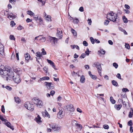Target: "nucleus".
Instances as JSON below:
<instances>
[{"label":"nucleus","mask_w":133,"mask_h":133,"mask_svg":"<svg viewBox=\"0 0 133 133\" xmlns=\"http://www.w3.org/2000/svg\"><path fill=\"white\" fill-rule=\"evenodd\" d=\"M92 66L94 67H96L98 72H100L101 73L102 68L99 62H96L94 63Z\"/></svg>","instance_id":"6e6552de"},{"label":"nucleus","mask_w":133,"mask_h":133,"mask_svg":"<svg viewBox=\"0 0 133 133\" xmlns=\"http://www.w3.org/2000/svg\"><path fill=\"white\" fill-rule=\"evenodd\" d=\"M49 38L50 40V41L51 43L53 46H54L55 45L58 40V39L55 37H49Z\"/></svg>","instance_id":"0eeeda50"},{"label":"nucleus","mask_w":133,"mask_h":133,"mask_svg":"<svg viewBox=\"0 0 133 133\" xmlns=\"http://www.w3.org/2000/svg\"><path fill=\"white\" fill-rule=\"evenodd\" d=\"M16 24L14 23V21H12L10 22V25L12 27L14 26Z\"/></svg>","instance_id":"a19ab883"},{"label":"nucleus","mask_w":133,"mask_h":133,"mask_svg":"<svg viewBox=\"0 0 133 133\" xmlns=\"http://www.w3.org/2000/svg\"><path fill=\"white\" fill-rule=\"evenodd\" d=\"M125 8L127 9H129L130 8V7L127 4H125Z\"/></svg>","instance_id":"6e6d98bb"},{"label":"nucleus","mask_w":133,"mask_h":133,"mask_svg":"<svg viewBox=\"0 0 133 133\" xmlns=\"http://www.w3.org/2000/svg\"><path fill=\"white\" fill-rule=\"evenodd\" d=\"M108 42L111 45H112L113 44L111 40H109L108 41Z\"/></svg>","instance_id":"774afa93"},{"label":"nucleus","mask_w":133,"mask_h":133,"mask_svg":"<svg viewBox=\"0 0 133 133\" xmlns=\"http://www.w3.org/2000/svg\"><path fill=\"white\" fill-rule=\"evenodd\" d=\"M118 15L116 14L112 11H110L109 13L107 15V18L108 19L113 22H115L116 21Z\"/></svg>","instance_id":"f03ea898"},{"label":"nucleus","mask_w":133,"mask_h":133,"mask_svg":"<svg viewBox=\"0 0 133 133\" xmlns=\"http://www.w3.org/2000/svg\"><path fill=\"white\" fill-rule=\"evenodd\" d=\"M110 100L111 103L113 104H114L116 102V101L114 100L112 97H110Z\"/></svg>","instance_id":"cd10ccee"},{"label":"nucleus","mask_w":133,"mask_h":133,"mask_svg":"<svg viewBox=\"0 0 133 133\" xmlns=\"http://www.w3.org/2000/svg\"><path fill=\"white\" fill-rule=\"evenodd\" d=\"M14 99L15 100V102L17 103H19L20 102V100L18 97H14Z\"/></svg>","instance_id":"a878e982"},{"label":"nucleus","mask_w":133,"mask_h":133,"mask_svg":"<svg viewBox=\"0 0 133 133\" xmlns=\"http://www.w3.org/2000/svg\"><path fill=\"white\" fill-rule=\"evenodd\" d=\"M113 66L115 67L116 69L117 68L118 66V64L116 63H113Z\"/></svg>","instance_id":"58836bf2"},{"label":"nucleus","mask_w":133,"mask_h":133,"mask_svg":"<svg viewBox=\"0 0 133 133\" xmlns=\"http://www.w3.org/2000/svg\"><path fill=\"white\" fill-rule=\"evenodd\" d=\"M62 114H59L58 112L57 115V117L59 119H61L63 117V116L62 115Z\"/></svg>","instance_id":"473e14b6"},{"label":"nucleus","mask_w":133,"mask_h":133,"mask_svg":"<svg viewBox=\"0 0 133 133\" xmlns=\"http://www.w3.org/2000/svg\"><path fill=\"white\" fill-rule=\"evenodd\" d=\"M98 52H99L102 54H104L105 53V51L103 49H101L100 51H98Z\"/></svg>","instance_id":"7c9ffc66"},{"label":"nucleus","mask_w":133,"mask_h":133,"mask_svg":"<svg viewBox=\"0 0 133 133\" xmlns=\"http://www.w3.org/2000/svg\"><path fill=\"white\" fill-rule=\"evenodd\" d=\"M0 119L3 122V123L5 124L8 127L10 128L12 130H14L13 127L12 126L10 123L7 120L4 119L2 116H0Z\"/></svg>","instance_id":"20e7f679"},{"label":"nucleus","mask_w":133,"mask_h":133,"mask_svg":"<svg viewBox=\"0 0 133 133\" xmlns=\"http://www.w3.org/2000/svg\"><path fill=\"white\" fill-rule=\"evenodd\" d=\"M79 10L81 12H83L84 11L83 7L82 6L81 7L79 8Z\"/></svg>","instance_id":"5fc2aeb1"},{"label":"nucleus","mask_w":133,"mask_h":133,"mask_svg":"<svg viewBox=\"0 0 133 133\" xmlns=\"http://www.w3.org/2000/svg\"><path fill=\"white\" fill-rule=\"evenodd\" d=\"M36 121L38 123L42 122L41 120V118L39 115H37V117L36 118Z\"/></svg>","instance_id":"4be33fe9"},{"label":"nucleus","mask_w":133,"mask_h":133,"mask_svg":"<svg viewBox=\"0 0 133 133\" xmlns=\"http://www.w3.org/2000/svg\"><path fill=\"white\" fill-rule=\"evenodd\" d=\"M16 17V16L14 15L12 13H11L9 15L8 17L11 20L15 18Z\"/></svg>","instance_id":"2eb2a0df"},{"label":"nucleus","mask_w":133,"mask_h":133,"mask_svg":"<svg viewBox=\"0 0 133 133\" xmlns=\"http://www.w3.org/2000/svg\"><path fill=\"white\" fill-rule=\"evenodd\" d=\"M0 74L3 77H6V80L8 81V79L11 78L13 75V72L10 69L6 68L3 65L0 66Z\"/></svg>","instance_id":"f257e3e1"},{"label":"nucleus","mask_w":133,"mask_h":133,"mask_svg":"<svg viewBox=\"0 0 133 133\" xmlns=\"http://www.w3.org/2000/svg\"><path fill=\"white\" fill-rule=\"evenodd\" d=\"M36 56L37 57H36V61L38 62L39 63V62L38 60V59H41V57L42 56V54L39 52H38L36 53Z\"/></svg>","instance_id":"f8f14e48"},{"label":"nucleus","mask_w":133,"mask_h":133,"mask_svg":"<svg viewBox=\"0 0 133 133\" xmlns=\"http://www.w3.org/2000/svg\"><path fill=\"white\" fill-rule=\"evenodd\" d=\"M59 111L58 112L59 114H62L63 111L61 108H59Z\"/></svg>","instance_id":"bf43d9fd"},{"label":"nucleus","mask_w":133,"mask_h":133,"mask_svg":"<svg viewBox=\"0 0 133 133\" xmlns=\"http://www.w3.org/2000/svg\"><path fill=\"white\" fill-rule=\"evenodd\" d=\"M85 77L84 76L82 75L80 77V81L82 83H84L85 81Z\"/></svg>","instance_id":"393cba45"},{"label":"nucleus","mask_w":133,"mask_h":133,"mask_svg":"<svg viewBox=\"0 0 133 133\" xmlns=\"http://www.w3.org/2000/svg\"><path fill=\"white\" fill-rule=\"evenodd\" d=\"M110 21L108 20H105L104 22V24L105 25H107L109 23Z\"/></svg>","instance_id":"4c0bfd02"},{"label":"nucleus","mask_w":133,"mask_h":133,"mask_svg":"<svg viewBox=\"0 0 133 133\" xmlns=\"http://www.w3.org/2000/svg\"><path fill=\"white\" fill-rule=\"evenodd\" d=\"M111 83L112 84L115 86H117L118 85L117 82L115 80H113L112 81Z\"/></svg>","instance_id":"bb28decb"},{"label":"nucleus","mask_w":133,"mask_h":133,"mask_svg":"<svg viewBox=\"0 0 133 133\" xmlns=\"http://www.w3.org/2000/svg\"><path fill=\"white\" fill-rule=\"evenodd\" d=\"M44 83L45 84L47 88L49 89H52L54 88V86L52 83L46 82H45Z\"/></svg>","instance_id":"9b49d317"},{"label":"nucleus","mask_w":133,"mask_h":133,"mask_svg":"<svg viewBox=\"0 0 133 133\" xmlns=\"http://www.w3.org/2000/svg\"><path fill=\"white\" fill-rule=\"evenodd\" d=\"M49 125H50V127L52 128V129L54 131H59L61 128V127L56 124H49Z\"/></svg>","instance_id":"423d86ee"},{"label":"nucleus","mask_w":133,"mask_h":133,"mask_svg":"<svg viewBox=\"0 0 133 133\" xmlns=\"http://www.w3.org/2000/svg\"><path fill=\"white\" fill-rule=\"evenodd\" d=\"M132 115H133V109L131 108L129 113L128 116L129 117L131 118L132 117Z\"/></svg>","instance_id":"5701e85b"},{"label":"nucleus","mask_w":133,"mask_h":133,"mask_svg":"<svg viewBox=\"0 0 133 133\" xmlns=\"http://www.w3.org/2000/svg\"><path fill=\"white\" fill-rule=\"evenodd\" d=\"M40 40L43 42H44L46 40V38L44 37H42L40 39Z\"/></svg>","instance_id":"0e129e2a"},{"label":"nucleus","mask_w":133,"mask_h":133,"mask_svg":"<svg viewBox=\"0 0 133 133\" xmlns=\"http://www.w3.org/2000/svg\"><path fill=\"white\" fill-rule=\"evenodd\" d=\"M88 24L90 25H91L92 22L91 19H88Z\"/></svg>","instance_id":"4d7b16f0"},{"label":"nucleus","mask_w":133,"mask_h":133,"mask_svg":"<svg viewBox=\"0 0 133 133\" xmlns=\"http://www.w3.org/2000/svg\"><path fill=\"white\" fill-rule=\"evenodd\" d=\"M71 46L72 47V49H74L75 48H76L78 50L79 49V47L77 45H71Z\"/></svg>","instance_id":"c85d7f7f"},{"label":"nucleus","mask_w":133,"mask_h":133,"mask_svg":"<svg viewBox=\"0 0 133 133\" xmlns=\"http://www.w3.org/2000/svg\"><path fill=\"white\" fill-rule=\"evenodd\" d=\"M3 46L2 44L0 43V54L2 55V56L3 57L5 56L4 53Z\"/></svg>","instance_id":"ddd939ff"},{"label":"nucleus","mask_w":133,"mask_h":133,"mask_svg":"<svg viewBox=\"0 0 133 133\" xmlns=\"http://www.w3.org/2000/svg\"><path fill=\"white\" fill-rule=\"evenodd\" d=\"M10 39L11 40H15V38L14 37V36L12 35H10L9 36Z\"/></svg>","instance_id":"37998d69"},{"label":"nucleus","mask_w":133,"mask_h":133,"mask_svg":"<svg viewBox=\"0 0 133 133\" xmlns=\"http://www.w3.org/2000/svg\"><path fill=\"white\" fill-rule=\"evenodd\" d=\"M90 77L94 79H96L97 78V77L95 75H92Z\"/></svg>","instance_id":"de8ad7c7"},{"label":"nucleus","mask_w":133,"mask_h":133,"mask_svg":"<svg viewBox=\"0 0 133 133\" xmlns=\"http://www.w3.org/2000/svg\"><path fill=\"white\" fill-rule=\"evenodd\" d=\"M39 100L38 99L35 98L32 99V101L33 102L37 105Z\"/></svg>","instance_id":"6ab92c4d"},{"label":"nucleus","mask_w":133,"mask_h":133,"mask_svg":"<svg viewBox=\"0 0 133 133\" xmlns=\"http://www.w3.org/2000/svg\"><path fill=\"white\" fill-rule=\"evenodd\" d=\"M128 125L131 126L132 125V122L131 120H130L128 122Z\"/></svg>","instance_id":"3c124183"},{"label":"nucleus","mask_w":133,"mask_h":133,"mask_svg":"<svg viewBox=\"0 0 133 133\" xmlns=\"http://www.w3.org/2000/svg\"><path fill=\"white\" fill-rule=\"evenodd\" d=\"M24 106L26 108L30 111H32L34 110V108L32 107L31 104L29 102H26L24 104Z\"/></svg>","instance_id":"1a4fd4ad"},{"label":"nucleus","mask_w":133,"mask_h":133,"mask_svg":"<svg viewBox=\"0 0 133 133\" xmlns=\"http://www.w3.org/2000/svg\"><path fill=\"white\" fill-rule=\"evenodd\" d=\"M83 45L85 46H87L88 45V43L86 41H84L83 42Z\"/></svg>","instance_id":"a18cd8bd"},{"label":"nucleus","mask_w":133,"mask_h":133,"mask_svg":"<svg viewBox=\"0 0 133 133\" xmlns=\"http://www.w3.org/2000/svg\"><path fill=\"white\" fill-rule=\"evenodd\" d=\"M86 55L84 53L82 54L79 57V58H84L86 56Z\"/></svg>","instance_id":"c9c22d12"},{"label":"nucleus","mask_w":133,"mask_h":133,"mask_svg":"<svg viewBox=\"0 0 133 133\" xmlns=\"http://www.w3.org/2000/svg\"><path fill=\"white\" fill-rule=\"evenodd\" d=\"M43 105V103L42 101L41 100H40L39 99V101L38 102L37 104V106H41L40 107H41Z\"/></svg>","instance_id":"aec40b11"},{"label":"nucleus","mask_w":133,"mask_h":133,"mask_svg":"<svg viewBox=\"0 0 133 133\" xmlns=\"http://www.w3.org/2000/svg\"><path fill=\"white\" fill-rule=\"evenodd\" d=\"M130 131L131 133L133 132V129H132V126H130Z\"/></svg>","instance_id":"338daca9"},{"label":"nucleus","mask_w":133,"mask_h":133,"mask_svg":"<svg viewBox=\"0 0 133 133\" xmlns=\"http://www.w3.org/2000/svg\"><path fill=\"white\" fill-rule=\"evenodd\" d=\"M50 94H51V95L52 96L54 95V94L55 93V92L54 91H53V90L51 91H50Z\"/></svg>","instance_id":"69168bd1"},{"label":"nucleus","mask_w":133,"mask_h":133,"mask_svg":"<svg viewBox=\"0 0 133 133\" xmlns=\"http://www.w3.org/2000/svg\"><path fill=\"white\" fill-rule=\"evenodd\" d=\"M71 32L74 36H76L77 34L76 31L72 29H71Z\"/></svg>","instance_id":"2f4dec72"},{"label":"nucleus","mask_w":133,"mask_h":133,"mask_svg":"<svg viewBox=\"0 0 133 133\" xmlns=\"http://www.w3.org/2000/svg\"><path fill=\"white\" fill-rule=\"evenodd\" d=\"M25 57L26 62H28V60L30 58V56L28 53H27L25 55Z\"/></svg>","instance_id":"f3484780"},{"label":"nucleus","mask_w":133,"mask_h":133,"mask_svg":"<svg viewBox=\"0 0 133 133\" xmlns=\"http://www.w3.org/2000/svg\"><path fill=\"white\" fill-rule=\"evenodd\" d=\"M47 19H46L48 21H51V16L50 15H47L46 17Z\"/></svg>","instance_id":"72a5a7b5"},{"label":"nucleus","mask_w":133,"mask_h":133,"mask_svg":"<svg viewBox=\"0 0 133 133\" xmlns=\"http://www.w3.org/2000/svg\"><path fill=\"white\" fill-rule=\"evenodd\" d=\"M122 91H124L125 92H126V91H129V90L127 88H123L122 89Z\"/></svg>","instance_id":"864d4df0"},{"label":"nucleus","mask_w":133,"mask_h":133,"mask_svg":"<svg viewBox=\"0 0 133 133\" xmlns=\"http://www.w3.org/2000/svg\"><path fill=\"white\" fill-rule=\"evenodd\" d=\"M116 76H117V77L118 79H121V80L123 79H122V78L121 77V75L120 74H119V73L117 74V75Z\"/></svg>","instance_id":"09e8293b"},{"label":"nucleus","mask_w":133,"mask_h":133,"mask_svg":"<svg viewBox=\"0 0 133 133\" xmlns=\"http://www.w3.org/2000/svg\"><path fill=\"white\" fill-rule=\"evenodd\" d=\"M103 128L105 129H109V127L108 125L104 124L103 125Z\"/></svg>","instance_id":"ea45409f"},{"label":"nucleus","mask_w":133,"mask_h":133,"mask_svg":"<svg viewBox=\"0 0 133 133\" xmlns=\"http://www.w3.org/2000/svg\"><path fill=\"white\" fill-rule=\"evenodd\" d=\"M14 71L16 73V74L20 75L22 73V71L19 68H16L14 69Z\"/></svg>","instance_id":"dca6fc26"},{"label":"nucleus","mask_w":133,"mask_h":133,"mask_svg":"<svg viewBox=\"0 0 133 133\" xmlns=\"http://www.w3.org/2000/svg\"><path fill=\"white\" fill-rule=\"evenodd\" d=\"M90 40L92 44H94L95 43V40L92 37H90Z\"/></svg>","instance_id":"e433bc0d"},{"label":"nucleus","mask_w":133,"mask_h":133,"mask_svg":"<svg viewBox=\"0 0 133 133\" xmlns=\"http://www.w3.org/2000/svg\"><path fill=\"white\" fill-rule=\"evenodd\" d=\"M75 124L76 125V124H77V125L79 127V128H80L81 129L82 128V125L80 124H77V123L76 124V123H75Z\"/></svg>","instance_id":"680f3d73"},{"label":"nucleus","mask_w":133,"mask_h":133,"mask_svg":"<svg viewBox=\"0 0 133 133\" xmlns=\"http://www.w3.org/2000/svg\"><path fill=\"white\" fill-rule=\"evenodd\" d=\"M62 31L61 29H57L56 35L57 37L59 39H61L62 37Z\"/></svg>","instance_id":"9d476101"},{"label":"nucleus","mask_w":133,"mask_h":133,"mask_svg":"<svg viewBox=\"0 0 133 133\" xmlns=\"http://www.w3.org/2000/svg\"><path fill=\"white\" fill-rule=\"evenodd\" d=\"M42 53L43 55H45L46 54V52L45 51L44 48H42Z\"/></svg>","instance_id":"8fccbe9b"},{"label":"nucleus","mask_w":133,"mask_h":133,"mask_svg":"<svg viewBox=\"0 0 133 133\" xmlns=\"http://www.w3.org/2000/svg\"><path fill=\"white\" fill-rule=\"evenodd\" d=\"M122 18L124 23H126L128 22V19L125 16H123Z\"/></svg>","instance_id":"c756f323"},{"label":"nucleus","mask_w":133,"mask_h":133,"mask_svg":"<svg viewBox=\"0 0 133 133\" xmlns=\"http://www.w3.org/2000/svg\"><path fill=\"white\" fill-rule=\"evenodd\" d=\"M66 108L70 115L71 116H74L75 114L74 112V109L72 104H68L66 106Z\"/></svg>","instance_id":"7ed1b4c3"},{"label":"nucleus","mask_w":133,"mask_h":133,"mask_svg":"<svg viewBox=\"0 0 133 133\" xmlns=\"http://www.w3.org/2000/svg\"><path fill=\"white\" fill-rule=\"evenodd\" d=\"M122 105L121 104H115V108L117 110H119L122 107Z\"/></svg>","instance_id":"a211bd4d"},{"label":"nucleus","mask_w":133,"mask_h":133,"mask_svg":"<svg viewBox=\"0 0 133 133\" xmlns=\"http://www.w3.org/2000/svg\"><path fill=\"white\" fill-rule=\"evenodd\" d=\"M1 111L2 112L4 113H5V108L4 106L3 105H2L1 107Z\"/></svg>","instance_id":"c03bdc74"},{"label":"nucleus","mask_w":133,"mask_h":133,"mask_svg":"<svg viewBox=\"0 0 133 133\" xmlns=\"http://www.w3.org/2000/svg\"><path fill=\"white\" fill-rule=\"evenodd\" d=\"M13 80L14 82L18 84L20 82L21 80L20 77V75L17 74L14 75L12 76Z\"/></svg>","instance_id":"39448f33"},{"label":"nucleus","mask_w":133,"mask_h":133,"mask_svg":"<svg viewBox=\"0 0 133 133\" xmlns=\"http://www.w3.org/2000/svg\"><path fill=\"white\" fill-rule=\"evenodd\" d=\"M73 20V22L75 24H77L79 22V20L78 18H75L74 19V18L71 17Z\"/></svg>","instance_id":"412c9836"},{"label":"nucleus","mask_w":133,"mask_h":133,"mask_svg":"<svg viewBox=\"0 0 133 133\" xmlns=\"http://www.w3.org/2000/svg\"><path fill=\"white\" fill-rule=\"evenodd\" d=\"M32 20L31 19H30L29 18H28L26 20V21L27 23H28L29 22H31L32 21Z\"/></svg>","instance_id":"603ef678"},{"label":"nucleus","mask_w":133,"mask_h":133,"mask_svg":"<svg viewBox=\"0 0 133 133\" xmlns=\"http://www.w3.org/2000/svg\"><path fill=\"white\" fill-rule=\"evenodd\" d=\"M94 40L96 43H99L100 42V41L97 39H95Z\"/></svg>","instance_id":"e2e57ef3"},{"label":"nucleus","mask_w":133,"mask_h":133,"mask_svg":"<svg viewBox=\"0 0 133 133\" xmlns=\"http://www.w3.org/2000/svg\"><path fill=\"white\" fill-rule=\"evenodd\" d=\"M122 13V12L119 10H118L117 11V14H117V15H118L119 14L120 15Z\"/></svg>","instance_id":"13d9d810"},{"label":"nucleus","mask_w":133,"mask_h":133,"mask_svg":"<svg viewBox=\"0 0 133 133\" xmlns=\"http://www.w3.org/2000/svg\"><path fill=\"white\" fill-rule=\"evenodd\" d=\"M125 48H127L128 49H130V46L128 44H127V43H125Z\"/></svg>","instance_id":"49530a36"},{"label":"nucleus","mask_w":133,"mask_h":133,"mask_svg":"<svg viewBox=\"0 0 133 133\" xmlns=\"http://www.w3.org/2000/svg\"><path fill=\"white\" fill-rule=\"evenodd\" d=\"M36 16V17H34V19L35 20H36V21L38 19V16Z\"/></svg>","instance_id":"052dcab7"},{"label":"nucleus","mask_w":133,"mask_h":133,"mask_svg":"<svg viewBox=\"0 0 133 133\" xmlns=\"http://www.w3.org/2000/svg\"><path fill=\"white\" fill-rule=\"evenodd\" d=\"M27 13L29 15L31 16H34L35 15V14L31 11H28L27 12Z\"/></svg>","instance_id":"b1692460"},{"label":"nucleus","mask_w":133,"mask_h":133,"mask_svg":"<svg viewBox=\"0 0 133 133\" xmlns=\"http://www.w3.org/2000/svg\"><path fill=\"white\" fill-rule=\"evenodd\" d=\"M5 88L9 90H11L12 88L9 86H6L5 87Z\"/></svg>","instance_id":"79ce46f5"},{"label":"nucleus","mask_w":133,"mask_h":133,"mask_svg":"<svg viewBox=\"0 0 133 133\" xmlns=\"http://www.w3.org/2000/svg\"><path fill=\"white\" fill-rule=\"evenodd\" d=\"M119 29L120 30H121L123 32L124 34L125 35H127V32L124 29H123L120 28Z\"/></svg>","instance_id":"f704fd0d"},{"label":"nucleus","mask_w":133,"mask_h":133,"mask_svg":"<svg viewBox=\"0 0 133 133\" xmlns=\"http://www.w3.org/2000/svg\"><path fill=\"white\" fill-rule=\"evenodd\" d=\"M47 61L48 63L50 64L55 69H57L55 68V66L54 64V63L52 61L49 60L48 59H47Z\"/></svg>","instance_id":"4468645a"}]
</instances>
